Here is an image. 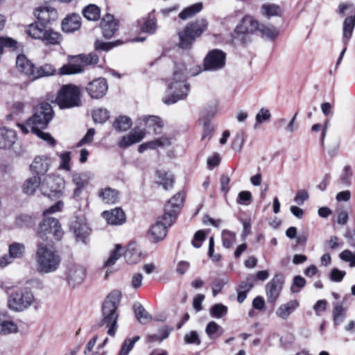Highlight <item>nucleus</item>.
<instances>
[{"mask_svg":"<svg viewBox=\"0 0 355 355\" xmlns=\"http://www.w3.org/2000/svg\"><path fill=\"white\" fill-rule=\"evenodd\" d=\"M17 225L20 227L29 226L34 223L33 218L26 214H22L17 218Z\"/></svg>","mask_w":355,"mask_h":355,"instance_id":"nucleus-60","label":"nucleus"},{"mask_svg":"<svg viewBox=\"0 0 355 355\" xmlns=\"http://www.w3.org/2000/svg\"><path fill=\"white\" fill-rule=\"evenodd\" d=\"M26 33L32 38L42 40L46 45H57L62 40L60 33L51 28L44 29L37 23L30 24Z\"/></svg>","mask_w":355,"mask_h":355,"instance_id":"nucleus-11","label":"nucleus"},{"mask_svg":"<svg viewBox=\"0 0 355 355\" xmlns=\"http://www.w3.org/2000/svg\"><path fill=\"white\" fill-rule=\"evenodd\" d=\"M236 241V234L229 230L222 232L223 245L225 248H230Z\"/></svg>","mask_w":355,"mask_h":355,"instance_id":"nucleus-49","label":"nucleus"},{"mask_svg":"<svg viewBox=\"0 0 355 355\" xmlns=\"http://www.w3.org/2000/svg\"><path fill=\"white\" fill-rule=\"evenodd\" d=\"M17 42L10 37L0 36V55L2 54L4 47H14Z\"/></svg>","mask_w":355,"mask_h":355,"instance_id":"nucleus-62","label":"nucleus"},{"mask_svg":"<svg viewBox=\"0 0 355 355\" xmlns=\"http://www.w3.org/2000/svg\"><path fill=\"white\" fill-rule=\"evenodd\" d=\"M174 221L175 220L167 215L163 214V216L159 217L148 232V239L155 243L164 239L166 236L168 227H170Z\"/></svg>","mask_w":355,"mask_h":355,"instance_id":"nucleus-12","label":"nucleus"},{"mask_svg":"<svg viewBox=\"0 0 355 355\" xmlns=\"http://www.w3.org/2000/svg\"><path fill=\"white\" fill-rule=\"evenodd\" d=\"M66 276L69 285L75 288L83 282L86 277V269L80 264H69L66 270Z\"/></svg>","mask_w":355,"mask_h":355,"instance_id":"nucleus-16","label":"nucleus"},{"mask_svg":"<svg viewBox=\"0 0 355 355\" xmlns=\"http://www.w3.org/2000/svg\"><path fill=\"white\" fill-rule=\"evenodd\" d=\"M139 336H135L132 340L126 338L121 346V348L117 355H128L132 349L135 344L139 340Z\"/></svg>","mask_w":355,"mask_h":355,"instance_id":"nucleus-47","label":"nucleus"},{"mask_svg":"<svg viewBox=\"0 0 355 355\" xmlns=\"http://www.w3.org/2000/svg\"><path fill=\"white\" fill-rule=\"evenodd\" d=\"M120 300L121 293L114 291L107 296L102 306V324H106L109 327L107 334L112 336L115 335L116 330L118 314L116 311Z\"/></svg>","mask_w":355,"mask_h":355,"instance_id":"nucleus-5","label":"nucleus"},{"mask_svg":"<svg viewBox=\"0 0 355 355\" xmlns=\"http://www.w3.org/2000/svg\"><path fill=\"white\" fill-rule=\"evenodd\" d=\"M98 196L104 203L107 204L116 203L119 200V192L110 187L100 189Z\"/></svg>","mask_w":355,"mask_h":355,"instance_id":"nucleus-30","label":"nucleus"},{"mask_svg":"<svg viewBox=\"0 0 355 355\" xmlns=\"http://www.w3.org/2000/svg\"><path fill=\"white\" fill-rule=\"evenodd\" d=\"M25 253V247L20 243H13L9 246V254L12 259H20Z\"/></svg>","mask_w":355,"mask_h":355,"instance_id":"nucleus-45","label":"nucleus"},{"mask_svg":"<svg viewBox=\"0 0 355 355\" xmlns=\"http://www.w3.org/2000/svg\"><path fill=\"white\" fill-rule=\"evenodd\" d=\"M259 29V22L254 17L246 15L236 25L232 39L234 42L245 44L252 40L251 36Z\"/></svg>","mask_w":355,"mask_h":355,"instance_id":"nucleus-6","label":"nucleus"},{"mask_svg":"<svg viewBox=\"0 0 355 355\" xmlns=\"http://www.w3.org/2000/svg\"><path fill=\"white\" fill-rule=\"evenodd\" d=\"M102 33L104 37L111 38L118 28V22L112 15H106L101 22Z\"/></svg>","mask_w":355,"mask_h":355,"instance_id":"nucleus-21","label":"nucleus"},{"mask_svg":"<svg viewBox=\"0 0 355 355\" xmlns=\"http://www.w3.org/2000/svg\"><path fill=\"white\" fill-rule=\"evenodd\" d=\"M284 277L282 275H276L266 285V294L267 301L270 304H275L277 301L284 285Z\"/></svg>","mask_w":355,"mask_h":355,"instance_id":"nucleus-17","label":"nucleus"},{"mask_svg":"<svg viewBox=\"0 0 355 355\" xmlns=\"http://www.w3.org/2000/svg\"><path fill=\"white\" fill-rule=\"evenodd\" d=\"M40 26H44L51 21H56L58 18V13L56 9L50 6H42L37 8L34 11Z\"/></svg>","mask_w":355,"mask_h":355,"instance_id":"nucleus-18","label":"nucleus"},{"mask_svg":"<svg viewBox=\"0 0 355 355\" xmlns=\"http://www.w3.org/2000/svg\"><path fill=\"white\" fill-rule=\"evenodd\" d=\"M156 183L161 185L164 189L168 190L172 188L174 179L172 174L165 171H158L157 173Z\"/></svg>","mask_w":355,"mask_h":355,"instance_id":"nucleus-33","label":"nucleus"},{"mask_svg":"<svg viewBox=\"0 0 355 355\" xmlns=\"http://www.w3.org/2000/svg\"><path fill=\"white\" fill-rule=\"evenodd\" d=\"M53 117V110L50 104L43 103L34 109V113L25 124L17 123L21 131L24 134L29 132V128L38 137L46 141L49 144L54 146L55 139L49 133L44 132L42 130L45 129Z\"/></svg>","mask_w":355,"mask_h":355,"instance_id":"nucleus-1","label":"nucleus"},{"mask_svg":"<svg viewBox=\"0 0 355 355\" xmlns=\"http://www.w3.org/2000/svg\"><path fill=\"white\" fill-rule=\"evenodd\" d=\"M133 309L137 319L140 323L146 324L151 320V315L147 312V311L144 308V306L141 304H135L133 306Z\"/></svg>","mask_w":355,"mask_h":355,"instance_id":"nucleus-37","label":"nucleus"},{"mask_svg":"<svg viewBox=\"0 0 355 355\" xmlns=\"http://www.w3.org/2000/svg\"><path fill=\"white\" fill-rule=\"evenodd\" d=\"M85 89L90 98L93 99H100L107 93L108 84L103 78H96L87 83Z\"/></svg>","mask_w":355,"mask_h":355,"instance_id":"nucleus-15","label":"nucleus"},{"mask_svg":"<svg viewBox=\"0 0 355 355\" xmlns=\"http://www.w3.org/2000/svg\"><path fill=\"white\" fill-rule=\"evenodd\" d=\"M35 260L37 271L43 274L56 271L61 263L58 251L53 245L43 243L37 245Z\"/></svg>","mask_w":355,"mask_h":355,"instance_id":"nucleus-3","label":"nucleus"},{"mask_svg":"<svg viewBox=\"0 0 355 355\" xmlns=\"http://www.w3.org/2000/svg\"><path fill=\"white\" fill-rule=\"evenodd\" d=\"M299 306L297 300H291L282 304L276 311V314L282 319L286 320Z\"/></svg>","mask_w":355,"mask_h":355,"instance_id":"nucleus-32","label":"nucleus"},{"mask_svg":"<svg viewBox=\"0 0 355 355\" xmlns=\"http://www.w3.org/2000/svg\"><path fill=\"white\" fill-rule=\"evenodd\" d=\"M202 8V4L201 3L193 4L184 8L182 12H180L179 13V17L183 20L191 18L197 13H198L199 12H200Z\"/></svg>","mask_w":355,"mask_h":355,"instance_id":"nucleus-41","label":"nucleus"},{"mask_svg":"<svg viewBox=\"0 0 355 355\" xmlns=\"http://www.w3.org/2000/svg\"><path fill=\"white\" fill-rule=\"evenodd\" d=\"M147 128L153 129L155 134H160L164 126L162 119L157 116H142L139 119Z\"/></svg>","mask_w":355,"mask_h":355,"instance_id":"nucleus-28","label":"nucleus"},{"mask_svg":"<svg viewBox=\"0 0 355 355\" xmlns=\"http://www.w3.org/2000/svg\"><path fill=\"white\" fill-rule=\"evenodd\" d=\"M73 62L63 65L59 69L61 75H71L82 73L84 68L98 63L99 58L96 53L80 54L73 57Z\"/></svg>","mask_w":355,"mask_h":355,"instance_id":"nucleus-8","label":"nucleus"},{"mask_svg":"<svg viewBox=\"0 0 355 355\" xmlns=\"http://www.w3.org/2000/svg\"><path fill=\"white\" fill-rule=\"evenodd\" d=\"M270 118L271 114L270 111L264 107L261 108L255 117L256 123L254 124V128H257L258 125L269 121Z\"/></svg>","mask_w":355,"mask_h":355,"instance_id":"nucleus-50","label":"nucleus"},{"mask_svg":"<svg viewBox=\"0 0 355 355\" xmlns=\"http://www.w3.org/2000/svg\"><path fill=\"white\" fill-rule=\"evenodd\" d=\"M145 135V130L139 128H135L128 135H124L122 137L119 143V146L121 148H126L134 144L138 143L144 138Z\"/></svg>","mask_w":355,"mask_h":355,"instance_id":"nucleus-23","label":"nucleus"},{"mask_svg":"<svg viewBox=\"0 0 355 355\" xmlns=\"http://www.w3.org/2000/svg\"><path fill=\"white\" fill-rule=\"evenodd\" d=\"M258 32H260L267 37L273 39L275 38L278 35V31L272 26H265L259 24V29Z\"/></svg>","mask_w":355,"mask_h":355,"instance_id":"nucleus-51","label":"nucleus"},{"mask_svg":"<svg viewBox=\"0 0 355 355\" xmlns=\"http://www.w3.org/2000/svg\"><path fill=\"white\" fill-rule=\"evenodd\" d=\"M124 257L125 261L130 264H135L140 261L141 259V251L136 244H130L128 245Z\"/></svg>","mask_w":355,"mask_h":355,"instance_id":"nucleus-31","label":"nucleus"},{"mask_svg":"<svg viewBox=\"0 0 355 355\" xmlns=\"http://www.w3.org/2000/svg\"><path fill=\"white\" fill-rule=\"evenodd\" d=\"M345 274L346 272L344 270L333 268L330 274V279L333 282H340L343 280Z\"/></svg>","mask_w":355,"mask_h":355,"instance_id":"nucleus-64","label":"nucleus"},{"mask_svg":"<svg viewBox=\"0 0 355 355\" xmlns=\"http://www.w3.org/2000/svg\"><path fill=\"white\" fill-rule=\"evenodd\" d=\"M346 315V308L343 304H334L333 309V318L335 325L340 324L345 320Z\"/></svg>","mask_w":355,"mask_h":355,"instance_id":"nucleus-39","label":"nucleus"},{"mask_svg":"<svg viewBox=\"0 0 355 355\" xmlns=\"http://www.w3.org/2000/svg\"><path fill=\"white\" fill-rule=\"evenodd\" d=\"M63 202L62 201L57 202L48 209L44 211V221L40 225L38 229V236L43 240L51 239L53 237L55 240L59 241L63 235V231L59 221L55 218L49 217V214H53L62 210Z\"/></svg>","mask_w":355,"mask_h":355,"instance_id":"nucleus-4","label":"nucleus"},{"mask_svg":"<svg viewBox=\"0 0 355 355\" xmlns=\"http://www.w3.org/2000/svg\"><path fill=\"white\" fill-rule=\"evenodd\" d=\"M187 67L184 62L175 63L173 77L168 80L167 96L163 98L165 104H173L184 99L188 94L189 85L187 83Z\"/></svg>","mask_w":355,"mask_h":355,"instance_id":"nucleus-2","label":"nucleus"},{"mask_svg":"<svg viewBox=\"0 0 355 355\" xmlns=\"http://www.w3.org/2000/svg\"><path fill=\"white\" fill-rule=\"evenodd\" d=\"M205 239V233L202 230H198L194 235L192 245L196 248H199Z\"/></svg>","mask_w":355,"mask_h":355,"instance_id":"nucleus-59","label":"nucleus"},{"mask_svg":"<svg viewBox=\"0 0 355 355\" xmlns=\"http://www.w3.org/2000/svg\"><path fill=\"white\" fill-rule=\"evenodd\" d=\"M140 30L144 33H153L156 30V19L154 17L149 15L146 19L138 21Z\"/></svg>","mask_w":355,"mask_h":355,"instance_id":"nucleus-35","label":"nucleus"},{"mask_svg":"<svg viewBox=\"0 0 355 355\" xmlns=\"http://www.w3.org/2000/svg\"><path fill=\"white\" fill-rule=\"evenodd\" d=\"M121 44L119 40H117L115 43L105 42L101 40H97L95 42L96 50L109 51L116 44Z\"/></svg>","mask_w":355,"mask_h":355,"instance_id":"nucleus-55","label":"nucleus"},{"mask_svg":"<svg viewBox=\"0 0 355 355\" xmlns=\"http://www.w3.org/2000/svg\"><path fill=\"white\" fill-rule=\"evenodd\" d=\"M110 117L109 111L103 107L94 110L92 112V118L96 123H103L107 121Z\"/></svg>","mask_w":355,"mask_h":355,"instance_id":"nucleus-44","label":"nucleus"},{"mask_svg":"<svg viewBox=\"0 0 355 355\" xmlns=\"http://www.w3.org/2000/svg\"><path fill=\"white\" fill-rule=\"evenodd\" d=\"M207 21L205 19L197 20L187 25L182 31L179 33L180 47L189 49L193 43L196 37L200 36L207 28Z\"/></svg>","mask_w":355,"mask_h":355,"instance_id":"nucleus-9","label":"nucleus"},{"mask_svg":"<svg viewBox=\"0 0 355 355\" xmlns=\"http://www.w3.org/2000/svg\"><path fill=\"white\" fill-rule=\"evenodd\" d=\"M55 73V68L49 64H45L37 69H34L31 80H35L44 76H53Z\"/></svg>","mask_w":355,"mask_h":355,"instance_id":"nucleus-34","label":"nucleus"},{"mask_svg":"<svg viewBox=\"0 0 355 355\" xmlns=\"http://www.w3.org/2000/svg\"><path fill=\"white\" fill-rule=\"evenodd\" d=\"M64 180L59 175H49L41 182V191L44 196H55L62 192Z\"/></svg>","mask_w":355,"mask_h":355,"instance_id":"nucleus-13","label":"nucleus"},{"mask_svg":"<svg viewBox=\"0 0 355 355\" xmlns=\"http://www.w3.org/2000/svg\"><path fill=\"white\" fill-rule=\"evenodd\" d=\"M81 17L78 14H71L66 17L62 22V29L66 33H72L80 28Z\"/></svg>","mask_w":355,"mask_h":355,"instance_id":"nucleus-26","label":"nucleus"},{"mask_svg":"<svg viewBox=\"0 0 355 355\" xmlns=\"http://www.w3.org/2000/svg\"><path fill=\"white\" fill-rule=\"evenodd\" d=\"M184 342L188 344H197L200 343L198 334L196 331H191L187 334L184 338Z\"/></svg>","mask_w":355,"mask_h":355,"instance_id":"nucleus-58","label":"nucleus"},{"mask_svg":"<svg viewBox=\"0 0 355 355\" xmlns=\"http://www.w3.org/2000/svg\"><path fill=\"white\" fill-rule=\"evenodd\" d=\"M255 281V277L253 275H250L245 280L243 281L240 284V288L244 291L248 292L254 286Z\"/></svg>","mask_w":355,"mask_h":355,"instance_id":"nucleus-61","label":"nucleus"},{"mask_svg":"<svg viewBox=\"0 0 355 355\" xmlns=\"http://www.w3.org/2000/svg\"><path fill=\"white\" fill-rule=\"evenodd\" d=\"M340 258L345 261H350V266H355V254H353L352 252L348 250H345L343 251L340 254Z\"/></svg>","mask_w":355,"mask_h":355,"instance_id":"nucleus-63","label":"nucleus"},{"mask_svg":"<svg viewBox=\"0 0 355 355\" xmlns=\"http://www.w3.org/2000/svg\"><path fill=\"white\" fill-rule=\"evenodd\" d=\"M41 180L39 177L33 176L28 180L24 184V191L28 195H33L36 189L41 187Z\"/></svg>","mask_w":355,"mask_h":355,"instance_id":"nucleus-38","label":"nucleus"},{"mask_svg":"<svg viewBox=\"0 0 355 355\" xmlns=\"http://www.w3.org/2000/svg\"><path fill=\"white\" fill-rule=\"evenodd\" d=\"M86 174H73V182L76 184V187L74 189L73 194L75 196H78L81 190L87 184L88 180Z\"/></svg>","mask_w":355,"mask_h":355,"instance_id":"nucleus-40","label":"nucleus"},{"mask_svg":"<svg viewBox=\"0 0 355 355\" xmlns=\"http://www.w3.org/2000/svg\"><path fill=\"white\" fill-rule=\"evenodd\" d=\"M227 307L223 304H216L210 309V315L215 318H221L227 315Z\"/></svg>","mask_w":355,"mask_h":355,"instance_id":"nucleus-48","label":"nucleus"},{"mask_svg":"<svg viewBox=\"0 0 355 355\" xmlns=\"http://www.w3.org/2000/svg\"><path fill=\"white\" fill-rule=\"evenodd\" d=\"M16 67L20 72L24 73L31 79L35 68L25 55H19L17 56Z\"/></svg>","mask_w":355,"mask_h":355,"instance_id":"nucleus-29","label":"nucleus"},{"mask_svg":"<svg viewBox=\"0 0 355 355\" xmlns=\"http://www.w3.org/2000/svg\"><path fill=\"white\" fill-rule=\"evenodd\" d=\"M121 246L117 245H116V248L112 252L109 258L105 261L104 263V267H110L113 266L116 261L119 259V257L121 256Z\"/></svg>","mask_w":355,"mask_h":355,"instance_id":"nucleus-52","label":"nucleus"},{"mask_svg":"<svg viewBox=\"0 0 355 355\" xmlns=\"http://www.w3.org/2000/svg\"><path fill=\"white\" fill-rule=\"evenodd\" d=\"M132 126V120L126 116L116 117L113 123L114 128L119 132H124Z\"/></svg>","mask_w":355,"mask_h":355,"instance_id":"nucleus-36","label":"nucleus"},{"mask_svg":"<svg viewBox=\"0 0 355 355\" xmlns=\"http://www.w3.org/2000/svg\"><path fill=\"white\" fill-rule=\"evenodd\" d=\"M17 331V324L10 320L0 319V334H8Z\"/></svg>","mask_w":355,"mask_h":355,"instance_id":"nucleus-46","label":"nucleus"},{"mask_svg":"<svg viewBox=\"0 0 355 355\" xmlns=\"http://www.w3.org/2000/svg\"><path fill=\"white\" fill-rule=\"evenodd\" d=\"M70 228L73 232L77 241L84 243L91 232L88 224L83 219H76L72 222Z\"/></svg>","mask_w":355,"mask_h":355,"instance_id":"nucleus-20","label":"nucleus"},{"mask_svg":"<svg viewBox=\"0 0 355 355\" xmlns=\"http://www.w3.org/2000/svg\"><path fill=\"white\" fill-rule=\"evenodd\" d=\"M225 53L218 49L210 51L204 59V68L207 71H218L225 65Z\"/></svg>","mask_w":355,"mask_h":355,"instance_id":"nucleus-14","label":"nucleus"},{"mask_svg":"<svg viewBox=\"0 0 355 355\" xmlns=\"http://www.w3.org/2000/svg\"><path fill=\"white\" fill-rule=\"evenodd\" d=\"M34 301L32 292L27 288H17L9 294L8 305L10 309L21 311L28 308Z\"/></svg>","mask_w":355,"mask_h":355,"instance_id":"nucleus-10","label":"nucleus"},{"mask_svg":"<svg viewBox=\"0 0 355 355\" xmlns=\"http://www.w3.org/2000/svg\"><path fill=\"white\" fill-rule=\"evenodd\" d=\"M55 101L61 109L79 107L81 105L80 89L72 84L65 85L59 91Z\"/></svg>","mask_w":355,"mask_h":355,"instance_id":"nucleus-7","label":"nucleus"},{"mask_svg":"<svg viewBox=\"0 0 355 355\" xmlns=\"http://www.w3.org/2000/svg\"><path fill=\"white\" fill-rule=\"evenodd\" d=\"M306 284V280L302 276H295L293 279V285L291 286V291L293 293H297L300 289L303 288Z\"/></svg>","mask_w":355,"mask_h":355,"instance_id":"nucleus-54","label":"nucleus"},{"mask_svg":"<svg viewBox=\"0 0 355 355\" xmlns=\"http://www.w3.org/2000/svg\"><path fill=\"white\" fill-rule=\"evenodd\" d=\"M171 145V139L168 137L164 135L158 139L141 144L138 147L140 153L150 149L155 150L159 147H166Z\"/></svg>","mask_w":355,"mask_h":355,"instance_id":"nucleus-25","label":"nucleus"},{"mask_svg":"<svg viewBox=\"0 0 355 355\" xmlns=\"http://www.w3.org/2000/svg\"><path fill=\"white\" fill-rule=\"evenodd\" d=\"M50 164L51 161L48 157L37 156L31 164V169L37 175H43L48 171Z\"/></svg>","mask_w":355,"mask_h":355,"instance_id":"nucleus-27","label":"nucleus"},{"mask_svg":"<svg viewBox=\"0 0 355 355\" xmlns=\"http://www.w3.org/2000/svg\"><path fill=\"white\" fill-rule=\"evenodd\" d=\"M183 202L184 194L180 192L176 193L166 204L164 214L175 220L177 214L180 210Z\"/></svg>","mask_w":355,"mask_h":355,"instance_id":"nucleus-19","label":"nucleus"},{"mask_svg":"<svg viewBox=\"0 0 355 355\" xmlns=\"http://www.w3.org/2000/svg\"><path fill=\"white\" fill-rule=\"evenodd\" d=\"M217 112L216 106H209L206 107L201 112V120H204L205 121H209L211 119H212Z\"/></svg>","mask_w":355,"mask_h":355,"instance_id":"nucleus-53","label":"nucleus"},{"mask_svg":"<svg viewBox=\"0 0 355 355\" xmlns=\"http://www.w3.org/2000/svg\"><path fill=\"white\" fill-rule=\"evenodd\" d=\"M244 142V137L243 133H237L232 142V148L234 150L240 151L242 148Z\"/></svg>","mask_w":355,"mask_h":355,"instance_id":"nucleus-56","label":"nucleus"},{"mask_svg":"<svg viewBox=\"0 0 355 355\" xmlns=\"http://www.w3.org/2000/svg\"><path fill=\"white\" fill-rule=\"evenodd\" d=\"M17 133L12 129L0 128V148L8 149L15 143Z\"/></svg>","mask_w":355,"mask_h":355,"instance_id":"nucleus-24","label":"nucleus"},{"mask_svg":"<svg viewBox=\"0 0 355 355\" xmlns=\"http://www.w3.org/2000/svg\"><path fill=\"white\" fill-rule=\"evenodd\" d=\"M83 14L88 20L96 21L100 18L101 11L98 6L90 4L85 8Z\"/></svg>","mask_w":355,"mask_h":355,"instance_id":"nucleus-42","label":"nucleus"},{"mask_svg":"<svg viewBox=\"0 0 355 355\" xmlns=\"http://www.w3.org/2000/svg\"><path fill=\"white\" fill-rule=\"evenodd\" d=\"M281 13V8L277 5L266 3L261 6V14L268 17L280 16Z\"/></svg>","mask_w":355,"mask_h":355,"instance_id":"nucleus-43","label":"nucleus"},{"mask_svg":"<svg viewBox=\"0 0 355 355\" xmlns=\"http://www.w3.org/2000/svg\"><path fill=\"white\" fill-rule=\"evenodd\" d=\"M107 223L112 225H121L125 221V215L121 208L105 211L102 214Z\"/></svg>","mask_w":355,"mask_h":355,"instance_id":"nucleus-22","label":"nucleus"},{"mask_svg":"<svg viewBox=\"0 0 355 355\" xmlns=\"http://www.w3.org/2000/svg\"><path fill=\"white\" fill-rule=\"evenodd\" d=\"M60 168L69 171L70 170L69 162L71 160L70 153L66 152L60 154Z\"/></svg>","mask_w":355,"mask_h":355,"instance_id":"nucleus-57","label":"nucleus"}]
</instances>
